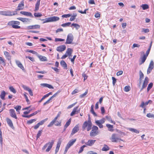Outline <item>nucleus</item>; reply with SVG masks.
I'll use <instances>...</instances> for the list:
<instances>
[{
    "mask_svg": "<svg viewBox=\"0 0 154 154\" xmlns=\"http://www.w3.org/2000/svg\"><path fill=\"white\" fill-rule=\"evenodd\" d=\"M60 18L58 17L53 16L46 18L44 19H40L39 20L43 21V23H45L56 21L58 20Z\"/></svg>",
    "mask_w": 154,
    "mask_h": 154,
    "instance_id": "1",
    "label": "nucleus"
},
{
    "mask_svg": "<svg viewBox=\"0 0 154 154\" xmlns=\"http://www.w3.org/2000/svg\"><path fill=\"white\" fill-rule=\"evenodd\" d=\"M20 24V22L19 21H11L9 22L8 23V25L12 26V28L14 29H20V26L18 25Z\"/></svg>",
    "mask_w": 154,
    "mask_h": 154,
    "instance_id": "2",
    "label": "nucleus"
},
{
    "mask_svg": "<svg viewBox=\"0 0 154 154\" xmlns=\"http://www.w3.org/2000/svg\"><path fill=\"white\" fill-rule=\"evenodd\" d=\"M54 143V141L53 140H52L51 142H48L45 144L42 147V149L43 150H45L47 147L48 146V148L46 149L45 151L46 152H48L51 149Z\"/></svg>",
    "mask_w": 154,
    "mask_h": 154,
    "instance_id": "3",
    "label": "nucleus"
},
{
    "mask_svg": "<svg viewBox=\"0 0 154 154\" xmlns=\"http://www.w3.org/2000/svg\"><path fill=\"white\" fill-rule=\"evenodd\" d=\"M98 128L96 126H94L92 128V130L90 133V136H95L97 135L98 132Z\"/></svg>",
    "mask_w": 154,
    "mask_h": 154,
    "instance_id": "4",
    "label": "nucleus"
},
{
    "mask_svg": "<svg viewBox=\"0 0 154 154\" xmlns=\"http://www.w3.org/2000/svg\"><path fill=\"white\" fill-rule=\"evenodd\" d=\"M111 140L113 142H120L121 141H123V140L118 137L116 134H113L112 135Z\"/></svg>",
    "mask_w": 154,
    "mask_h": 154,
    "instance_id": "5",
    "label": "nucleus"
},
{
    "mask_svg": "<svg viewBox=\"0 0 154 154\" xmlns=\"http://www.w3.org/2000/svg\"><path fill=\"white\" fill-rule=\"evenodd\" d=\"M74 39V37L72 33H69L68 34L65 42L66 44H70L72 43Z\"/></svg>",
    "mask_w": 154,
    "mask_h": 154,
    "instance_id": "6",
    "label": "nucleus"
},
{
    "mask_svg": "<svg viewBox=\"0 0 154 154\" xmlns=\"http://www.w3.org/2000/svg\"><path fill=\"white\" fill-rule=\"evenodd\" d=\"M79 108V106H76V107L74 108L72 112L70 114V116H72L76 114H77L79 112L80 109V108L79 109H78Z\"/></svg>",
    "mask_w": 154,
    "mask_h": 154,
    "instance_id": "7",
    "label": "nucleus"
},
{
    "mask_svg": "<svg viewBox=\"0 0 154 154\" xmlns=\"http://www.w3.org/2000/svg\"><path fill=\"white\" fill-rule=\"evenodd\" d=\"M96 141V140L90 139L87 142H85V144L86 145L91 146H93Z\"/></svg>",
    "mask_w": 154,
    "mask_h": 154,
    "instance_id": "8",
    "label": "nucleus"
},
{
    "mask_svg": "<svg viewBox=\"0 0 154 154\" xmlns=\"http://www.w3.org/2000/svg\"><path fill=\"white\" fill-rule=\"evenodd\" d=\"M79 130V127L78 125H77L73 128L71 134V135L72 136L75 134Z\"/></svg>",
    "mask_w": 154,
    "mask_h": 154,
    "instance_id": "9",
    "label": "nucleus"
},
{
    "mask_svg": "<svg viewBox=\"0 0 154 154\" xmlns=\"http://www.w3.org/2000/svg\"><path fill=\"white\" fill-rule=\"evenodd\" d=\"M11 12L10 11H0V14L2 15L6 16H12V15L11 14Z\"/></svg>",
    "mask_w": 154,
    "mask_h": 154,
    "instance_id": "10",
    "label": "nucleus"
},
{
    "mask_svg": "<svg viewBox=\"0 0 154 154\" xmlns=\"http://www.w3.org/2000/svg\"><path fill=\"white\" fill-rule=\"evenodd\" d=\"M9 112L10 115L11 117L15 119H17V117L14 109H10Z\"/></svg>",
    "mask_w": 154,
    "mask_h": 154,
    "instance_id": "11",
    "label": "nucleus"
},
{
    "mask_svg": "<svg viewBox=\"0 0 154 154\" xmlns=\"http://www.w3.org/2000/svg\"><path fill=\"white\" fill-rule=\"evenodd\" d=\"M24 3L23 1L21 2L18 5L17 10H21L23 9L24 8Z\"/></svg>",
    "mask_w": 154,
    "mask_h": 154,
    "instance_id": "12",
    "label": "nucleus"
},
{
    "mask_svg": "<svg viewBox=\"0 0 154 154\" xmlns=\"http://www.w3.org/2000/svg\"><path fill=\"white\" fill-rule=\"evenodd\" d=\"M66 48V46L65 45H61L58 47L56 50L59 52H62Z\"/></svg>",
    "mask_w": 154,
    "mask_h": 154,
    "instance_id": "13",
    "label": "nucleus"
},
{
    "mask_svg": "<svg viewBox=\"0 0 154 154\" xmlns=\"http://www.w3.org/2000/svg\"><path fill=\"white\" fill-rule=\"evenodd\" d=\"M40 26L39 25H35L28 26L27 28L28 29H40Z\"/></svg>",
    "mask_w": 154,
    "mask_h": 154,
    "instance_id": "14",
    "label": "nucleus"
},
{
    "mask_svg": "<svg viewBox=\"0 0 154 154\" xmlns=\"http://www.w3.org/2000/svg\"><path fill=\"white\" fill-rule=\"evenodd\" d=\"M17 19L22 21L23 23L30 22L31 20L30 19H29L21 17H18L17 18Z\"/></svg>",
    "mask_w": 154,
    "mask_h": 154,
    "instance_id": "15",
    "label": "nucleus"
},
{
    "mask_svg": "<svg viewBox=\"0 0 154 154\" xmlns=\"http://www.w3.org/2000/svg\"><path fill=\"white\" fill-rule=\"evenodd\" d=\"M6 121L8 124L11 128L13 129L14 128L11 119L8 118H7L6 119Z\"/></svg>",
    "mask_w": 154,
    "mask_h": 154,
    "instance_id": "16",
    "label": "nucleus"
},
{
    "mask_svg": "<svg viewBox=\"0 0 154 154\" xmlns=\"http://www.w3.org/2000/svg\"><path fill=\"white\" fill-rule=\"evenodd\" d=\"M76 139H72L70 140L67 144L66 146L70 148L75 142Z\"/></svg>",
    "mask_w": 154,
    "mask_h": 154,
    "instance_id": "17",
    "label": "nucleus"
},
{
    "mask_svg": "<svg viewBox=\"0 0 154 154\" xmlns=\"http://www.w3.org/2000/svg\"><path fill=\"white\" fill-rule=\"evenodd\" d=\"M20 13L23 15L27 16L29 17H33V16L32 13L30 12H27L24 11H21L20 12Z\"/></svg>",
    "mask_w": 154,
    "mask_h": 154,
    "instance_id": "18",
    "label": "nucleus"
},
{
    "mask_svg": "<svg viewBox=\"0 0 154 154\" xmlns=\"http://www.w3.org/2000/svg\"><path fill=\"white\" fill-rule=\"evenodd\" d=\"M58 118L56 116L54 119L51 122L50 124L48 125V127H50L52 126L56 122V121H57Z\"/></svg>",
    "mask_w": 154,
    "mask_h": 154,
    "instance_id": "19",
    "label": "nucleus"
},
{
    "mask_svg": "<svg viewBox=\"0 0 154 154\" xmlns=\"http://www.w3.org/2000/svg\"><path fill=\"white\" fill-rule=\"evenodd\" d=\"M40 1L41 0H37V2L35 5V11H36L38 10Z\"/></svg>",
    "mask_w": 154,
    "mask_h": 154,
    "instance_id": "20",
    "label": "nucleus"
},
{
    "mask_svg": "<svg viewBox=\"0 0 154 154\" xmlns=\"http://www.w3.org/2000/svg\"><path fill=\"white\" fill-rule=\"evenodd\" d=\"M15 62L16 64L19 67L23 70L24 69V67L23 66L19 61L18 60H16Z\"/></svg>",
    "mask_w": 154,
    "mask_h": 154,
    "instance_id": "21",
    "label": "nucleus"
},
{
    "mask_svg": "<svg viewBox=\"0 0 154 154\" xmlns=\"http://www.w3.org/2000/svg\"><path fill=\"white\" fill-rule=\"evenodd\" d=\"M4 54L7 60H11V56L8 52L6 51H4Z\"/></svg>",
    "mask_w": 154,
    "mask_h": 154,
    "instance_id": "22",
    "label": "nucleus"
},
{
    "mask_svg": "<svg viewBox=\"0 0 154 154\" xmlns=\"http://www.w3.org/2000/svg\"><path fill=\"white\" fill-rule=\"evenodd\" d=\"M60 65L64 68V69H67V64L64 60H61L60 62Z\"/></svg>",
    "mask_w": 154,
    "mask_h": 154,
    "instance_id": "23",
    "label": "nucleus"
},
{
    "mask_svg": "<svg viewBox=\"0 0 154 154\" xmlns=\"http://www.w3.org/2000/svg\"><path fill=\"white\" fill-rule=\"evenodd\" d=\"M38 57L42 61H46L48 60L46 57L42 55L38 56Z\"/></svg>",
    "mask_w": 154,
    "mask_h": 154,
    "instance_id": "24",
    "label": "nucleus"
},
{
    "mask_svg": "<svg viewBox=\"0 0 154 154\" xmlns=\"http://www.w3.org/2000/svg\"><path fill=\"white\" fill-rule=\"evenodd\" d=\"M128 130H129L130 131L132 132H134L137 134H138L139 133L140 131L136 129H134L132 128H128Z\"/></svg>",
    "mask_w": 154,
    "mask_h": 154,
    "instance_id": "25",
    "label": "nucleus"
},
{
    "mask_svg": "<svg viewBox=\"0 0 154 154\" xmlns=\"http://www.w3.org/2000/svg\"><path fill=\"white\" fill-rule=\"evenodd\" d=\"M106 126L108 128V130L110 131H113V126L109 124H106Z\"/></svg>",
    "mask_w": 154,
    "mask_h": 154,
    "instance_id": "26",
    "label": "nucleus"
},
{
    "mask_svg": "<svg viewBox=\"0 0 154 154\" xmlns=\"http://www.w3.org/2000/svg\"><path fill=\"white\" fill-rule=\"evenodd\" d=\"M73 50L71 48H68L67 50L66 51V54L68 56H70L72 53Z\"/></svg>",
    "mask_w": 154,
    "mask_h": 154,
    "instance_id": "27",
    "label": "nucleus"
},
{
    "mask_svg": "<svg viewBox=\"0 0 154 154\" xmlns=\"http://www.w3.org/2000/svg\"><path fill=\"white\" fill-rule=\"evenodd\" d=\"M6 93L4 91H2L1 92L0 96V98L3 100H5V96Z\"/></svg>",
    "mask_w": 154,
    "mask_h": 154,
    "instance_id": "28",
    "label": "nucleus"
},
{
    "mask_svg": "<svg viewBox=\"0 0 154 154\" xmlns=\"http://www.w3.org/2000/svg\"><path fill=\"white\" fill-rule=\"evenodd\" d=\"M88 124L89 122L88 121H85L84 122L82 126V128L83 130H84L87 127Z\"/></svg>",
    "mask_w": 154,
    "mask_h": 154,
    "instance_id": "29",
    "label": "nucleus"
},
{
    "mask_svg": "<svg viewBox=\"0 0 154 154\" xmlns=\"http://www.w3.org/2000/svg\"><path fill=\"white\" fill-rule=\"evenodd\" d=\"M77 16V14L76 13L73 14L72 15H71V17L70 19L69 20L71 21L74 20L75 19Z\"/></svg>",
    "mask_w": 154,
    "mask_h": 154,
    "instance_id": "30",
    "label": "nucleus"
},
{
    "mask_svg": "<svg viewBox=\"0 0 154 154\" xmlns=\"http://www.w3.org/2000/svg\"><path fill=\"white\" fill-rule=\"evenodd\" d=\"M72 26H74L76 29L77 30L78 29H79L80 27V26L77 23H73L71 24V27H72Z\"/></svg>",
    "mask_w": 154,
    "mask_h": 154,
    "instance_id": "31",
    "label": "nucleus"
},
{
    "mask_svg": "<svg viewBox=\"0 0 154 154\" xmlns=\"http://www.w3.org/2000/svg\"><path fill=\"white\" fill-rule=\"evenodd\" d=\"M91 112L95 116H97V114L94 111V106L93 105L91 106Z\"/></svg>",
    "mask_w": 154,
    "mask_h": 154,
    "instance_id": "32",
    "label": "nucleus"
},
{
    "mask_svg": "<svg viewBox=\"0 0 154 154\" xmlns=\"http://www.w3.org/2000/svg\"><path fill=\"white\" fill-rule=\"evenodd\" d=\"M141 7L142 8L143 10H146L149 8L148 5L146 4L142 5Z\"/></svg>",
    "mask_w": 154,
    "mask_h": 154,
    "instance_id": "33",
    "label": "nucleus"
},
{
    "mask_svg": "<svg viewBox=\"0 0 154 154\" xmlns=\"http://www.w3.org/2000/svg\"><path fill=\"white\" fill-rule=\"evenodd\" d=\"M105 121V119L104 118H103L101 119L100 120H97L95 121V123H97L103 124L104 123Z\"/></svg>",
    "mask_w": 154,
    "mask_h": 154,
    "instance_id": "34",
    "label": "nucleus"
},
{
    "mask_svg": "<svg viewBox=\"0 0 154 154\" xmlns=\"http://www.w3.org/2000/svg\"><path fill=\"white\" fill-rule=\"evenodd\" d=\"M146 58H147V57H146V56L145 55H143L142 57H141L140 58V59L141 60V63L140 64H141L145 62Z\"/></svg>",
    "mask_w": 154,
    "mask_h": 154,
    "instance_id": "35",
    "label": "nucleus"
},
{
    "mask_svg": "<svg viewBox=\"0 0 154 154\" xmlns=\"http://www.w3.org/2000/svg\"><path fill=\"white\" fill-rule=\"evenodd\" d=\"M139 75H140L139 80L140 81H142V79L144 77V75L141 70H140L139 71Z\"/></svg>",
    "mask_w": 154,
    "mask_h": 154,
    "instance_id": "36",
    "label": "nucleus"
},
{
    "mask_svg": "<svg viewBox=\"0 0 154 154\" xmlns=\"http://www.w3.org/2000/svg\"><path fill=\"white\" fill-rule=\"evenodd\" d=\"M106 119L109 122H110L111 123H112L114 124H115V122L114 121H113L111 117L110 116H106Z\"/></svg>",
    "mask_w": 154,
    "mask_h": 154,
    "instance_id": "37",
    "label": "nucleus"
},
{
    "mask_svg": "<svg viewBox=\"0 0 154 154\" xmlns=\"http://www.w3.org/2000/svg\"><path fill=\"white\" fill-rule=\"evenodd\" d=\"M148 68L153 69L154 68V63L152 60H151L149 63Z\"/></svg>",
    "mask_w": 154,
    "mask_h": 154,
    "instance_id": "38",
    "label": "nucleus"
},
{
    "mask_svg": "<svg viewBox=\"0 0 154 154\" xmlns=\"http://www.w3.org/2000/svg\"><path fill=\"white\" fill-rule=\"evenodd\" d=\"M71 121V119H69V120L66 122V124L64 125L65 128H67V127L70 125Z\"/></svg>",
    "mask_w": 154,
    "mask_h": 154,
    "instance_id": "39",
    "label": "nucleus"
},
{
    "mask_svg": "<svg viewBox=\"0 0 154 154\" xmlns=\"http://www.w3.org/2000/svg\"><path fill=\"white\" fill-rule=\"evenodd\" d=\"M71 22H68L66 23H63L61 24V26H62L63 27H66L67 26H69L71 24Z\"/></svg>",
    "mask_w": 154,
    "mask_h": 154,
    "instance_id": "40",
    "label": "nucleus"
},
{
    "mask_svg": "<svg viewBox=\"0 0 154 154\" xmlns=\"http://www.w3.org/2000/svg\"><path fill=\"white\" fill-rule=\"evenodd\" d=\"M42 133V130H39L36 135V139H38L41 136Z\"/></svg>",
    "mask_w": 154,
    "mask_h": 154,
    "instance_id": "41",
    "label": "nucleus"
},
{
    "mask_svg": "<svg viewBox=\"0 0 154 154\" xmlns=\"http://www.w3.org/2000/svg\"><path fill=\"white\" fill-rule=\"evenodd\" d=\"M109 149V147L106 145H104V147L102 149V150L103 151H107Z\"/></svg>",
    "mask_w": 154,
    "mask_h": 154,
    "instance_id": "42",
    "label": "nucleus"
},
{
    "mask_svg": "<svg viewBox=\"0 0 154 154\" xmlns=\"http://www.w3.org/2000/svg\"><path fill=\"white\" fill-rule=\"evenodd\" d=\"M86 146L85 145H83L80 148V149L78 152L79 153H80L82 152V151L84 150V148L86 147Z\"/></svg>",
    "mask_w": 154,
    "mask_h": 154,
    "instance_id": "43",
    "label": "nucleus"
},
{
    "mask_svg": "<svg viewBox=\"0 0 154 154\" xmlns=\"http://www.w3.org/2000/svg\"><path fill=\"white\" fill-rule=\"evenodd\" d=\"M48 118L45 119L44 120H42L38 123L39 125L40 126L42 125L45 122L47 121L48 120Z\"/></svg>",
    "mask_w": 154,
    "mask_h": 154,
    "instance_id": "44",
    "label": "nucleus"
},
{
    "mask_svg": "<svg viewBox=\"0 0 154 154\" xmlns=\"http://www.w3.org/2000/svg\"><path fill=\"white\" fill-rule=\"evenodd\" d=\"M131 89V88L129 86H125L124 89V91L126 92L129 91Z\"/></svg>",
    "mask_w": 154,
    "mask_h": 154,
    "instance_id": "45",
    "label": "nucleus"
},
{
    "mask_svg": "<svg viewBox=\"0 0 154 154\" xmlns=\"http://www.w3.org/2000/svg\"><path fill=\"white\" fill-rule=\"evenodd\" d=\"M36 120V119H31L30 120L28 121L27 122V123L28 124H30L32 123H33V122H35Z\"/></svg>",
    "mask_w": 154,
    "mask_h": 154,
    "instance_id": "46",
    "label": "nucleus"
},
{
    "mask_svg": "<svg viewBox=\"0 0 154 154\" xmlns=\"http://www.w3.org/2000/svg\"><path fill=\"white\" fill-rule=\"evenodd\" d=\"M0 63L4 64V65H5V62L4 59L2 57H0Z\"/></svg>",
    "mask_w": 154,
    "mask_h": 154,
    "instance_id": "47",
    "label": "nucleus"
},
{
    "mask_svg": "<svg viewBox=\"0 0 154 154\" xmlns=\"http://www.w3.org/2000/svg\"><path fill=\"white\" fill-rule=\"evenodd\" d=\"M153 85V84L152 83H150L148 85V87L147 88V90L148 92L152 87Z\"/></svg>",
    "mask_w": 154,
    "mask_h": 154,
    "instance_id": "48",
    "label": "nucleus"
},
{
    "mask_svg": "<svg viewBox=\"0 0 154 154\" xmlns=\"http://www.w3.org/2000/svg\"><path fill=\"white\" fill-rule=\"evenodd\" d=\"M92 126V123L91 122H89V124L88 125V128H87V131H88L90 130Z\"/></svg>",
    "mask_w": 154,
    "mask_h": 154,
    "instance_id": "49",
    "label": "nucleus"
},
{
    "mask_svg": "<svg viewBox=\"0 0 154 154\" xmlns=\"http://www.w3.org/2000/svg\"><path fill=\"white\" fill-rule=\"evenodd\" d=\"M10 91L13 92L15 94L16 93V91L15 89L12 86H11L9 88Z\"/></svg>",
    "mask_w": 154,
    "mask_h": 154,
    "instance_id": "50",
    "label": "nucleus"
},
{
    "mask_svg": "<svg viewBox=\"0 0 154 154\" xmlns=\"http://www.w3.org/2000/svg\"><path fill=\"white\" fill-rule=\"evenodd\" d=\"M34 16L36 17H39L42 16L41 13H35L34 14Z\"/></svg>",
    "mask_w": 154,
    "mask_h": 154,
    "instance_id": "51",
    "label": "nucleus"
},
{
    "mask_svg": "<svg viewBox=\"0 0 154 154\" xmlns=\"http://www.w3.org/2000/svg\"><path fill=\"white\" fill-rule=\"evenodd\" d=\"M40 111V110H38L37 111H36L34 112L33 113H32L29 115V117H30L32 116H33L34 115H35L38 112H39Z\"/></svg>",
    "mask_w": 154,
    "mask_h": 154,
    "instance_id": "52",
    "label": "nucleus"
},
{
    "mask_svg": "<svg viewBox=\"0 0 154 154\" xmlns=\"http://www.w3.org/2000/svg\"><path fill=\"white\" fill-rule=\"evenodd\" d=\"M146 116L148 118H154V115L151 113H148L146 115Z\"/></svg>",
    "mask_w": 154,
    "mask_h": 154,
    "instance_id": "53",
    "label": "nucleus"
},
{
    "mask_svg": "<svg viewBox=\"0 0 154 154\" xmlns=\"http://www.w3.org/2000/svg\"><path fill=\"white\" fill-rule=\"evenodd\" d=\"M147 84H148L146 83L145 82H143L140 91H142L143 89L146 88V87Z\"/></svg>",
    "mask_w": 154,
    "mask_h": 154,
    "instance_id": "54",
    "label": "nucleus"
},
{
    "mask_svg": "<svg viewBox=\"0 0 154 154\" xmlns=\"http://www.w3.org/2000/svg\"><path fill=\"white\" fill-rule=\"evenodd\" d=\"M54 124L56 126H61V122L60 121H56Z\"/></svg>",
    "mask_w": 154,
    "mask_h": 154,
    "instance_id": "55",
    "label": "nucleus"
},
{
    "mask_svg": "<svg viewBox=\"0 0 154 154\" xmlns=\"http://www.w3.org/2000/svg\"><path fill=\"white\" fill-rule=\"evenodd\" d=\"M71 16V14H64L62 16V17H65V18H67Z\"/></svg>",
    "mask_w": 154,
    "mask_h": 154,
    "instance_id": "56",
    "label": "nucleus"
},
{
    "mask_svg": "<svg viewBox=\"0 0 154 154\" xmlns=\"http://www.w3.org/2000/svg\"><path fill=\"white\" fill-rule=\"evenodd\" d=\"M27 52H29V53H32L34 54H36L37 52L35 51L32 50H27L26 51Z\"/></svg>",
    "mask_w": 154,
    "mask_h": 154,
    "instance_id": "57",
    "label": "nucleus"
},
{
    "mask_svg": "<svg viewBox=\"0 0 154 154\" xmlns=\"http://www.w3.org/2000/svg\"><path fill=\"white\" fill-rule=\"evenodd\" d=\"M88 90H86L85 92L82 94H81L80 96V97L81 98H83L85 97L88 94Z\"/></svg>",
    "mask_w": 154,
    "mask_h": 154,
    "instance_id": "58",
    "label": "nucleus"
},
{
    "mask_svg": "<svg viewBox=\"0 0 154 154\" xmlns=\"http://www.w3.org/2000/svg\"><path fill=\"white\" fill-rule=\"evenodd\" d=\"M65 40L63 39L60 38H56L55 39V42H58V41H63Z\"/></svg>",
    "mask_w": 154,
    "mask_h": 154,
    "instance_id": "59",
    "label": "nucleus"
},
{
    "mask_svg": "<svg viewBox=\"0 0 154 154\" xmlns=\"http://www.w3.org/2000/svg\"><path fill=\"white\" fill-rule=\"evenodd\" d=\"M18 10H17V9H16L15 11H11V14L12 15V16L13 15H14L17 14V11Z\"/></svg>",
    "mask_w": 154,
    "mask_h": 154,
    "instance_id": "60",
    "label": "nucleus"
},
{
    "mask_svg": "<svg viewBox=\"0 0 154 154\" xmlns=\"http://www.w3.org/2000/svg\"><path fill=\"white\" fill-rule=\"evenodd\" d=\"M14 108L16 109L17 112H19V110H20L21 106H16L14 107Z\"/></svg>",
    "mask_w": 154,
    "mask_h": 154,
    "instance_id": "61",
    "label": "nucleus"
},
{
    "mask_svg": "<svg viewBox=\"0 0 154 154\" xmlns=\"http://www.w3.org/2000/svg\"><path fill=\"white\" fill-rule=\"evenodd\" d=\"M26 58H28V59H29L32 61L33 62V61H35L34 60V58L33 57H29V56H26Z\"/></svg>",
    "mask_w": 154,
    "mask_h": 154,
    "instance_id": "62",
    "label": "nucleus"
},
{
    "mask_svg": "<svg viewBox=\"0 0 154 154\" xmlns=\"http://www.w3.org/2000/svg\"><path fill=\"white\" fill-rule=\"evenodd\" d=\"M22 87L24 90L27 91H28L30 89V88L29 87L25 85H23Z\"/></svg>",
    "mask_w": 154,
    "mask_h": 154,
    "instance_id": "63",
    "label": "nucleus"
},
{
    "mask_svg": "<svg viewBox=\"0 0 154 154\" xmlns=\"http://www.w3.org/2000/svg\"><path fill=\"white\" fill-rule=\"evenodd\" d=\"M149 32V30L148 29H144L143 28L142 29V32H144L145 33H147Z\"/></svg>",
    "mask_w": 154,
    "mask_h": 154,
    "instance_id": "64",
    "label": "nucleus"
}]
</instances>
